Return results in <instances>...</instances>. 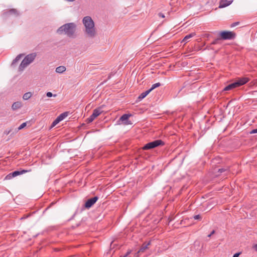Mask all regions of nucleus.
Instances as JSON below:
<instances>
[{
	"label": "nucleus",
	"instance_id": "f257e3e1",
	"mask_svg": "<svg viewBox=\"0 0 257 257\" xmlns=\"http://www.w3.org/2000/svg\"><path fill=\"white\" fill-rule=\"evenodd\" d=\"M84 26L83 32L84 35L89 38H93L97 35V30L95 27V24L90 16L84 17L82 21Z\"/></svg>",
	"mask_w": 257,
	"mask_h": 257
},
{
	"label": "nucleus",
	"instance_id": "f03ea898",
	"mask_svg": "<svg viewBox=\"0 0 257 257\" xmlns=\"http://www.w3.org/2000/svg\"><path fill=\"white\" fill-rule=\"evenodd\" d=\"M76 27L74 23H67L61 26L57 32L59 34H64L69 38H75Z\"/></svg>",
	"mask_w": 257,
	"mask_h": 257
},
{
	"label": "nucleus",
	"instance_id": "7ed1b4c3",
	"mask_svg": "<svg viewBox=\"0 0 257 257\" xmlns=\"http://www.w3.org/2000/svg\"><path fill=\"white\" fill-rule=\"evenodd\" d=\"M36 56L37 54L36 53H31L26 56L19 65V71L20 72L23 71L28 65L34 61Z\"/></svg>",
	"mask_w": 257,
	"mask_h": 257
},
{
	"label": "nucleus",
	"instance_id": "20e7f679",
	"mask_svg": "<svg viewBox=\"0 0 257 257\" xmlns=\"http://www.w3.org/2000/svg\"><path fill=\"white\" fill-rule=\"evenodd\" d=\"M249 81L247 77L237 78L235 82L228 85L223 89L224 91H228L246 84Z\"/></svg>",
	"mask_w": 257,
	"mask_h": 257
},
{
	"label": "nucleus",
	"instance_id": "39448f33",
	"mask_svg": "<svg viewBox=\"0 0 257 257\" xmlns=\"http://www.w3.org/2000/svg\"><path fill=\"white\" fill-rule=\"evenodd\" d=\"M164 145V142L163 141L161 140H157L147 143L143 147V149L144 150H150Z\"/></svg>",
	"mask_w": 257,
	"mask_h": 257
},
{
	"label": "nucleus",
	"instance_id": "423d86ee",
	"mask_svg": "<svg viewBox=\"0 0 257 257\" xmlns=\"http://www.w3.org/2000/svg\"><path fill=\"white\" fill-rule=\"evenodd\" d=\"M219 36L222 40H232L235 38V34L231 31H221L219 32Z\"/></svg>",
	"mask_w": 257,
	"mask_h": 257
},
{
	"label": "nucleus",
	"instance_id": "0eeeda50",
	"mask_svg": "<svg viewBox=\"0 0 257 257\" xmlns=\"http://www.w3.org/2000/svg\"><path fill=\"white\" fill-rule=\"evenodd\" d=\"M102 112L101 107H98L93 110L92 114L86 119L87 123H90Z\"/></svg>",
	"mask_w": 257,
	"mask_h": 257
},
{
	"label": "nucleus",
	"instance_id": "6e6552de",
	"mask_svg": "<svg viewBox=\"0 0 257 257\" xmlns=\"http://www.w3.org/2000/svg\"><path fill=\"white\" fill-rule=\"evenodd\" d=\"M98 199V197L97 196L88 199L84 204V207L87 209L90 208L96 203Z\"/></svg>",
	"mask_w": 257,
	"mask_h": 257
},
{
	"label": "nucleus",
	"instance_id": "1a4fd4ad",
	"mask_svg": "<svg viewBox=\"0 0 257 257\" xmlns=\"http://www.w3.org/2000/svg\"><path fill=\"white\" fill-rule=\"evenodd\" d=\"M131 116V114H124L119 118L121 121L125 125L132 124L131 121L128 120V118Z\"/></svg>",
	"mask_w": 257,
	"mask_h": 257
},
{
	"label": "nucleus",
	"instance_id": "9d476101",
	"mask_svg": "<svg viewBox=\"0 0 257 257\" xmlns=\"http://www.w3.org/2000/svg\"><path fill=\"white\" fill-rule=\"evenodd\" d=\"M232 0H221L219 3V8H223L229 6L232 3Z\"/></svg>",
	"mask_w": 257,
	"mask_h": 257
},
{
	"label": "nucleus",
	"instance_id": "9b49d317",
	"mask_svg": "<svg viewBox=\"0 0 257 257\" xmlns=\"http://www.w3.org/2000/svg\"><path fill=\"white\" fill-rule=\"evenodd\" d=\"M151 241L145 242L142 245L141 248L139 250V252H144L145 250L149 248V246L151 245Z\"/></svg>",
	"mask_w": 257,
	"mask_h": 257
},
{
	"label": "nucleus",
	"instance_id": "f8f14e48",
	"mask_svg": "<svg viewBox=\"0 0 257 257\" xmlns=\"http://www.w3.org/2000/svg\"><path fill=\"white\" fill-rule=\"evenodd\" d=\"M22 103L21 101H17L14 102L12 105V109L13 110H17L22 107Z\"/></svg>",
	"mask_w": 257,
	"mask_h": 257
},
{
	"label": "nucleus",
	"instance_id": "ddd939ff",
	"mask_svg": "<svg viewBox=\"0 0 257 257\" xmlns=\"http://www.w3.org/2000/svg\"><path fill=\"white\" fill-rule=\"evenodd\" d=\"M4 15H5L6 16H7L9 15H14L15 16H18V13L17 12V11L16 9H11L10 10H9L8 12H5L4 13Z\"/></svg>",
	"mask_w": 257,
	"mask_h": 257
},
{
	"label": "nucleus",
	"instance_id": "4468645a",
	"mask_svg": "<svg viewBox=\"0 0 257 257\" xmlns=\"http://www.w3.org/2000/svg\"><path fill=\"white\" fill-rule=\"evenodd\" d=\"M24 55L23 54H20L18 55L16 58L13 61L11 66L12 67H14L18 61L20 60V59L22 58V57Z\"/></svg>",
	"mask_w": 257,
	"mask_h": 257
},
{
	"label": "nucleus",
	"instance_id": "2eb2a0df",
	"mask_svg": "<svg viewBox=\"0 0 257 257\" xmlns=\"http://www.w3.org/2000/svg\"><path fill=\"white\" fill-rule=\"evenodd\" d=\"M195 35H196V33H190V34L186 35L184 38V39L182 40L181 43H184V44H185L186 43H187V42L188 39L192 38L193 37H194Z\"/></svg>",
	"mask_w": 257,
	"mask_h": 257
},
{
	"label": "nucleus",
	"instance_id": "dca6fc26",
	"mask_svg": "<svg viewBox=\"0 0 257 257\" xmlns=\"http://www.w3.org/2000/svg\"><path fill=\"white\" fill-rule=\"evenodd\" d=\"M150 91L149 90H148L145 92H143V93H142L138 97V99H139V101L142 100L143 99H144L147 95H148L149 94V93H150Z\"/></svg>",
	"mask_w": 257,
	"mask_h": 257
},
{
	"label": "nucleus",
	"instance_id": "f3484780",
	"mask_svg": "<svg viewBox=\"0 0 257 257\" xmlns=\"http://www.w3.org/2000/svg\"><path fill=\"white\" fill-rule=\"evenodd\" d=\"M66 70V67L64 66H60L56 68V72L58 73H62Z\"/></svg>",
	"mask_w": 257,
	"mask_h": 257
},
{
	"label": "nucleus",
	"instance_id": "a211bd4d",
	"mask_svg": "<svg viewBox=\"0 0 257 257\" xmlns=\"http://www.w3.org/2000/svg\"><path fill=\"white\" fill-rule=\"evenodd\" d=\"M28 171L27 170H23L21 171H15L13 172H12V175H13L14 176V177H16V176H18L20 175H22V174H23L24 173H26Z\"/></svg>",
	"mask_w": 257,
	"mask_h": 257
},
{
	"label": "nucleus",
	"instance_id": "6ab92c4d",
	"mask_svg": "<svg viewBox=\"0 0 257 257\" xmlns=\"http://www.w3.org/2000/svg\"><path fill=\"white\" fill-rule=\"evenodd\" d=\"M68 115V112H64L61 114H60L57 118L59 119V120L61 121L63 120L64 118H65Z\"/></svg>",
	"mask_w": 257,
	"mask_h": 257
},
{
	"label": "nucleus",
	"instance_id": "aec40b11",
	"mask_svg": "<svg viewBox=\"0 0 257 257\" xmlns=\"http://www.w3.org/2000/svg\"><path fill=\"white\" fill-rule=\"evenodd\" d=\"M32 96V93L31 92H26L23 95V98L24 100H27L30 98Z\"/></svg>",
	"mask_w": 257,
	"mask_h": 257
},
{
	"label": "nucleus",
	"instance_id": "412c9836",
	"mask_svg": "<svg viewBox=\"0 0 257 257\" xmlns=\"http://www.w3.org/2000/svg\"><path fill=\"white\" fill-rule=\"evenodd\" d=\"M161 85V84L160 83H159V82L156 83L155 84H153L152 85V87H151V88L149 89V90L150 91V92H151L153 90H154V89H155L157 87L160 86Z\"/></svg>",
	"mask_w": 257,
	"mask_h": 257
},
{
	"label": "nucleus",
	"instance_id": "4be33fe9",
	"mask_svg": "<svg viewBox=\"0 0 257 257\" xmlns=\"http://www.w3.org/2000/svg\"><path fill=\"white\" fill-rule=\"evenodd\" d=\"M60 121L59 120V119L57 117L52 122L51 127H53L55 126L56 124H57Z\"/></svg>",
	"mask_w": 257,
	"mask_h": 257
},
{
	"label": "nucleus",
	"instance_id": "5701e85b",
	"mask_svg": "<svg viewBox=\"0 0 257 257\" xmlns=\"http://www.w3.org/2000/svg\"><path fill=\"white\" fill-rule=\"evenodd\" d=\"M221 39H220V38H217V39H216L215 40H214L211 43V45H216V44H217L219 43L220 41L221 40Z\"/></svg>",
	"mask_w": 257,
	"mask_h": 257
},
{
	"label": "nucleus",
	"instance_id": "b1692460",
	"mask_svg": "<svg viewBox=\"0 0 257 257\" xmlns=\"http://www.w3.org/2000/svg\"><path fill=\"white\" fill-rule=\"evenodd\" d=\"M14 177V176L13 175H12V173H11L6 176L5 179L6 180H10Z\"/></svg>",
	"mask_w": 257,
	"mask_h": 257
},
{
	"label": "nucleus",
	"instance_id": "393cba45",
	"mask_svg": "<svg viewBox=\"0 0 257 257\" xmlns=\"http://www.w3.org/2000/svg\"><path fill=\"white\" fill-rule=\"evenodd\" d=\"M132 250L131 249H128L126 253L122 257H130V255L132 253Z\"/></svg>",
	"mask_w": 257,
	"mask_h": 257
},
{
	"label": "nucleus",
	"instance_id": "a878e982",
	"mask_svg": "<svg viewBox=\"0 0 257 257\" xmlns=\"http://www.w3.org/2000/svg\"><path fill=\"white\" fill-rule=\"evenodd\" d=\"M27 125V122H23L22 123L19 127H18V130H22V128H24Z\"/></svg>",
	"mask_w": 257,
	"mask_h": 257
},
{
	"label": "nucleus",
	"instance_id": "bb28decb",
	"mask_svg": "<svg viewBox=\"0 0 257 257\" xmlns=\"http://www.w3.org/2000/svg\"><path fill=\"white\" fill-rule=\"evenodd\" d=\"M228 168H220L218 170V172L222 173L223 172L228 171Z\"/></svg>",
	"mask_w": 257,
	"mask_h": 257
},
{
	"label": "nucleus",
	"instance_id": "cd10ccee",
	"mask_svg": "<svg viewBox=\"0 0 257 257\" xmlns=\"http://www.w3.org/2000/svg\"><path fill=\"white\" fill-rule=\"evenodd\" d=\"M46 96L48 97H51L52 96L56 97L57 96L56 94H53L51 92H48L46 93Z\"/></svg>",
	"mask_w": 257,
	"mask_h": 257
},
{
	"label": "nucleus",
	"instance_id": "c85d7f7f",
	"mask_svg": "<svg viewBox=\"0 0 257 257\" xmlns=\"http://www.w3.org/2000/svg\"><path fill=\"white\" fill-rule=\"evenodd\" d=\"M193 218L195 220H200L201 219V216L198 214L194 216Z\"/></svg>",
	"mask_w": 257,
	"mask_h": 257
},
{
	"label": "nucleus",
	"instance_id": "c756f323",
	"mask_svg": "<svg viewBox=\"0 0 257 257\" xmlns=\"http://www.w3.org/2000/svg\"><path fill=\"white\" fill-rule=\"evenodd\" d=\"M239 24L238 22H235V23H232L231 25V27H235L238 24Z\"/></svg>",
	"mask_w": 257,
	"mask_h": 257
},
{
	"label": "nucleus",
	"instance_id": "7c9ffc66",
	"mask_svg": "<svg viewBox=\"0 0 257 257\" xmlns=\"http://www.w3.org/2000/svg\"><path fill=\"white\" fill-rule=\"evenodd\" d=\"M257 133V128L252 130L250 132V134H255Z\"/></svg>",
	"mask_w": 257,
	"mask_h": 257
},
{
	"label": "nucleus",
	"instance_id": "2f4dec72",
	"mask_svg": "<svg viewBox=\"0 0 257 257\" xmlns=\"http://www.w3.org/2000/svg\"><path fill=\"white\" fill-rule=\"evenodd\" d=\"M141 253V252H139V250L137 252H136L135 254H134V256L135 257H139V253Z\"/></svg>",
	"mask_w": 257,
	"mask_h": 257
},
{
	"label": "nucleus",
	"instance_id": "473e14b6",
	"mask_svg": "<svg viewBox=\"0 0 257 257\" xmlns=\"http://www.w3.org/2000/svg\"><path fill=\"white\" fill-rule=\"evenodd\" d=\"M240 253V252L236 253L233 254V257H238V256L239 255Z\"/></svg>",
	"mask_w": 257,
	"mask_h": 257
},
{
	"label": "nucleus",
	"instance_id": "72a5a7b5",
	"mask_svg": "<svg viewBox=\"0 0 257 257\" xmlns=\"http://www.w3.org/2000/svg\"><path fill=\"white\" fill-rule=\"evenodd\" d=\"M215 232L214 230L212 231V232L208 235V237H210L212 234H213Z\"/></svg>",
	"mask_w": 257,
	"mask_h": 257
},
{
	"label": "nucleus",
	"instance_id": "f704fd0d",
	"mask_svg": "<svg viewBox=\"0 0 257 257\" xmlns=\"http://www.w3.org/2000/svg\"><path fill=\"white\" fill-rule=\"evenodd\" d=\"M253 249L257 251V244H255L253 246Z\"/></svg>",
	"mask_w": 257,
	"mask_h": 257
},
{
	"label": "nucleus",
	"instance_id": "c9c22d12",
	"mask_svg": "<svg viewBox=\"0 0 257 257\" xmlns=\"http://www.w3.org/2000/svg\"><path fill=\"white\" fill-rule=\"evenodd\" d=\"M159 16L160 17H162V18H165V16L162 13H159Z\"/></svg>",
	"mask_w": 257,
	"mask_h": 257
},
{
	"label": "nucleus",
	"instance_id": "e433bc0d",
	"mask_svg": "<svg viewBox=\"0 0 257 257\" xmlns=\"http://www.w3.org/2000/svg\"><path fill=\"white\" fill-rule=\"evenodd\" d=\"M10 131H6L5 132V134H6V135H8L10 133Z\"/></svg>",
	"mask_w": 257,
	"mask_h": 257
}]
</instances>
